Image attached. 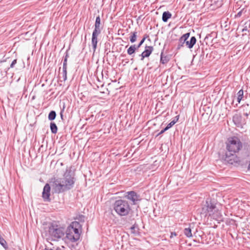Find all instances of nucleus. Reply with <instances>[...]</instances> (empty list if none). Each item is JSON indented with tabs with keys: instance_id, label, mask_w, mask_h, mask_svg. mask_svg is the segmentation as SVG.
<instances>
[{
	"instance_id": "43",
	"label": "nucleus",
	"mask_w": 250,
	"mask_h": 250,
	"mask_svg": "<svg viewBox=\"0 0 250 250\" xmlns=\"http://www.w3.org/2000/svg\"><path fill=\"white\" fill-rule=\"evenodd\" d=\"M171 234H173V235H176V233H175V232H174V233H171Z\"/></svg>"
},
{
	"instance_id": "16",
	"label": "nucleus",
	"mask_w": 250,
	"mask_h": 250,
	"mask_svg": "<svg viewBox=\"0 0 250 250\" xmlns=\"http://www.w3.org/2000/svg\"><path fill=\"white\" fill-rule=\"evenodd\" d=\"M171 14L169 11H165L162 15V21L166 22L171 17Z\"/></svg>"
},
{
	"instance_id": "40",
	"label": "nucleus",
	"mask_w": 250,
	"mask_h": 250,
	"mask_svg": "<svg viewBox=\"0 0 250 250\" xmlns=\"http://www.w3.org/2000/svg\"><path fill=\"white\" fill-rule=\"evenodd\" d=\"M248 169L249 170H250V163H249V166H248Z\"/></svg>"
},
{
	"instance_id": "14",
	"label": "nucleus",
	"mask_w": 250,
	"mask_h": 250,
	"mask_svg": "<svg viewBox=\"0 0 250 250\" xmlns=\"http://www.w3.org/2000/svg\"><path fill=\"white\" fill-rule=\"evenodd\" d=\"M196 41L197 40L195 37L192 36L190 38L189 41H186L185 44L188 48L191 49L195 44Z\"/></svg>"
},
{
	"instance_id": "48",
	"label": "nucleus",
	"mask_w": 250,
	"mask_h": 250,
	"mask_svg": "<svg viewBox=\"0 0 250 250\" xmlns=\"http://www.w3.org/2000/svg\"><path fill=\"white\" fill-rule=\"evenodd\" d=\"M183 77H184V76H182L181 77V79L183 78Z\"/></svg>"
},
{
	"instance_id": "13",
	"label": "nucleus",
	"mask_w": 250,
	"mask_h": 250,
	"mask_svg": "<svg viewBox=\"0 0 250 250\" xmlns=\"http://www.w3.org/2000/svg\"><path fill=\"white\" fill-rule=\"evenodd\" d=\"M101 18L99 15L96 18V21L94 24V29L93 31L101 32L103 29V26L101 25Z\"/></svg>"
},
{
	"instance_id": "47",
	"label": "nucleus",
	"mask_w": 250,
	"mask_h": 250,
	"mask_svg": "<svg viewBox=\"0 0 250 250\" xmlns=\"http://www.w3.org/2000/svg\"><path fill=\"white\" fill-rule=\"evenodd\" d=\"M128 60H127V61H125V63H128Z\"/></svg>"
},
{
	"instance_id": "25",
	"label": "nucleus",
	"mask_w": 250,
	"mask_h": 250,
	"mask_svg": "<svg viewBox=\"0 0 250 250\" xmlns=\"http://www.w3.org/2000/svg\"><path fill=\"white\" fill-rule=\"evenodd\" d=\"M67 64H63L62 67V77L67 78Z\"/></svg>"
},
{
	"instance_id": "20",
	"label": "nucleus",
	"mask_w": 250,
	"mask_h": 250,
	"mask_svg": "<svg viewBox=\"0 0 250 250\" xmlns=\"http://www.w3.org/2000/svg\"><path fill=\"white\" fill-rule=\"evenodd\" d=\"M237 102L240 103L241 101L242 100L243 98V96H244V91H243V90L242 89H241V90H240L237 94Z\"/></svg>"
},
{
	"instance_id": "4",
	"label": "nucleus",
	"mask_w": 250,
	"mask_h": 250,
	"mask_svg": "<svg viewBox=\"0 0 250 250\" xmlns=\"http://www.w3.org/2000/svg\"><path fill=\"white\" fill-rule=\"evenodd\" d=\"M113 208L115 212L120 216H126L131 210V207L128 201L123 199L115 201L113 204Z\"/></svg>"
},
{
	"instance_id": "18",
	"label": "nucleus",
	"mask_w": 250,
	"mask_h": 250,
	"mask_svg": "<svg viewBox=\"0 0 250 250\" xmlns=\"http://www.w3.org/2000/svg\"><path fill=\"white\" fill-rule=\"evenodd\" d=\"M137 49V48L136 47L135 44L132 45L128 48L127 50V54L129 55H131L135 53Z\"/></svg>"
},
{
	"instance_id": "36",
	"label": "nucleus",
	"mask_w": 250,
	"mask_h": 250,
	"mask_svg": "<svg viewBox=\"0 0 250 250\" xmlns=\"http://www.w3.org/2000/svg\"><path fill=\"white\" fill-rule=\"evenodd\" d=\"M63 111H64V108L61 110V111L60 112V116H61L62 120H63Z\"/></svg>"
},
{
	"instance_id": "30",
	"label": "nucleus",
	"mask_w": 250,
	"mask_h": 250,
	"mask_svg": "<svg viewBox=\"0 0 250 250\" xmlns=\"http://www.w3.org/2000/svg\"><path fill=\"white\" fill-rule=\"evenodd\" d=\"M69 57L68 51L67 50L65 52V56L64 57L63 63V64H67V59Z\"/></svg>"
},
{
	"instance_id": "27",
	"label": "nucleus",
	"mask_w": 250,
	"mask_h": 250,
	"mask_svg": "<svg viewBox=\"0 0 250 250\" xmlns=\"http://www.w3.org/2000/svg\"><path fill=\"white\" fill-rule=\"evenodd\" d=\"M247 12V9L245 8H242L238 13L235 16V18H239L242 16L243 13H246Z\"/></svg>"
},
{
	"instance_id": "49",
	"label": "nucleus",
	"mask_w": 250,
	"mask_h": 250,
	"mask_svg": "<svg viewBox=\"0 0 250 250\" xmlns=\"http://www.w3.org/2000/svg\"><path fill=\"white\" fill-rule=\"evenodd\" d=\"M174 120H177V118L175 117Z\"/></svg>"
},
{
	"instance_id": "31",
	"label": "nucleus",
	"mask_w": 250,
	"mask_h": 250,
	"mask_svg": "<svg viewBox=\"0 0 250 250\" xmlns=\"http://www.w3.org/2000/svg\"><path fill=\"white\" fill-rule=\"evenodd\" d=\"M17 60L14 59L10 64V68H13L15 66V65L17 63Z\"/></svg>"
},
{
	"instance_id": "26",
	"label": "nucleus",
	"mask_w": 250,
	"mask_h": 250,
	"mask_svg": "<svg viewBox=\"0 0 250 250\" xmlns=\"http://www.w3.org/2000/svg\"><path fill=\"white\" fill-rule=\"evenodd\" d=\"M250 27V22L249 21H247L244 24V27L242 29V31L243 32L245 31H248L249 32V30L248 29Z\"/></svg>"
},
{
	"instance_id": "11",
	"label": "nucleus",
	"mask_w": 250,
	"mask_h": 250,
	"mask_svg": "<svg viewBox=\"0 0 250 250\" xmlns=\"http://www.w3.org/2000/svg\"><path fill=\"white\" fill-rule=\"evenodd\" d=\"M153 50V47L152 46H147L146 45L145 46V50L142 53L140 56L141 57V60H144L145 58L148 57Z\"/></svg>"
},
{
	"instance_id": "8",
	"label": "nucleus",
	"mask_w": 250,
	"mask_h": 250,
	"mask_svg": "<svg viewBox=\"0 0 250 250\" xmlns=\"http://www.w3.org/2000/svg\"><path fill=\"white\" fill-rule=\"evenodd\" d=\"M50 196V187L48 184H46L44 186L42 193V197L44 201L50 202L51 199Z\"/></svg>"
},
{
	"instance_id": "24",
	"label": "nucleus",
	"mask_w": 250,
	"mask_h": 250,
	"mask_svg": "<svg viewBox=\"0 0 250 250\" xmlns=\"http://www.w3.org/2000/svg\"><path fill=\"white\" fill-rule=\"evenodd\" d=\"M176 118H177V120H172L170 123H169L167 126L166 127V130H168L170 128H171L178 120L179 119V116H176Z\"/></svg>"
},
{
	"instance_id": "21",
	"label": "nucleus",
	"mask_w": 250,
	"mask_h": 250,
	"mask_svg": "<svg viewBox=\"0 0 250 250\" xmlns=\"http://www.w3.org/2000/svg\"><path fill=\"white\" fill-rule=\"evenodd\" d=\"M184 233L185 235L188 237H191L192 236L191 229L189 227L185 228L184 230Z\"/></svg>"
},
{
	"instance_id": "2",
	"label": "nucleus",
	"mask_w": 250,
	"mask_h": 250,
	"mask_svg": "<svg viewBox=\"0 0 250 250\" xmlns=\"http://www.w3.org/2000/svg\"><path fill=\"white\" fill-rule=\"evenodd\" d=\"M243 148V144L237 137L228 139L226 143V149L224 160L229 164H233L240 162V159L236 155Z\"/></svg>"
},
{
	"instance_id": "23",
	"label": "nucleus",
	"mask_w": 250,
	"mask_h": 250,
	"mask_svg": "<svg viewBox=\"0 0 250 250\" xmlns=\"http://www.w3.org/2000/svg\"><path fill=\"white\" fill-rule=\"evenodd\" d=\"M56 117V112L54 110L51 111L48 116V120L50 121H53L54 120Z\"/></svg>"
},
{
	"instance_id": "1",
	"label": "nucleus",
	"mask_w": 250,
	"mask_h": 250,
	"mask_svg": "<svg viewBox=\"0 0 250 250\" xmlns=\"http://www.w3.org/2000/svg\"><path fill=\"white\" fill-rule=\"evenodd\" d=\"M52 180V186L55 192L60 193L70 190L74 187L75 182V174L71 168H66L63 178H54Z\"/></svg>"
},
{
	"instance_id": "17",
	"label": "nucleus",
	"mask_w": 250,
	"mask_h": 250,
	"mask_svg": "<svg viewBox=\"0 0 250 250\" xmlns=\"http://www.w3.org/2000/svg\"><path fill=\"white\" fill-rule=\"evenodd\" d=\"M169 61V57L167 56L163 55V51L161 53L160 63L166 64Z\"/></svg>"
},
{
	"instance_id": "12",
	"label": "nucleus",
	"mask_w": 250,
	"mask_h": 250,
	"mask_svg": "<svg viewBox=\"0 0 250 250\" xmlns=\"http://www.w3.org/2000/svg\"><path fill=\"white\" fill-rule=\"evenodd\" d=\"M101 34V32L93 31L92 35L91 44L94 52L95 51L97 45V37Z\"/></svg>"
},
{
	"instance_id": "41",
	"label": "nucleus",
	"mask_w": 250,
	"mask_h": 250,
	"mask_svg": "<svg viewBox=\"0 0 250 250\" xmlns=\"http://www.w3.org/2000/svg\"><path fill=\"white\" fill-rule=\"evenodd\" d=\"M246 106H249V104H247L246 105H243V107H246Z\"/></svg>"
},
{
	"instance_id": "45",
	"label": "nucleus",
	"mask_w": 250,
	"mask_h": 250,
	"mask_svg": "<svg viewBox=\"0 0 250 250\" xmlns=\"http://www.w3.org/2000/svg\"><path fill=\"white\" fill-rule=\"evenodd\" d=\"M117 81L116 80V79H115L114 81H112V82H116Z\"/></svg>"
},
{
	"instance_id": "33",
	"label": "nucleus",
	"mask_w": 250,
	"mask_h": 250,
	"mask_svg": "<svg viewBox=\"0 0 250 250\" xmlns=\"http://www.w3.org/2000/svg\"><path fill=\"white\" fill-rule=\"evenodd\" d=\"M78 219L81 222H84V216L83 215H79Z\"/></svg>"
},
{
	"instance_id": "15",
	"label": "nucleus",
	"mask_w": 250,
	"mask_h": 250,
	"mask_svg": "<svg viewBox=\"0 0 250 250\" xmlns=\"http://www.w3.org/2000/svg\"><path fill=\"white\" fill-rule=\"evenodd\" d=\"M48 79H40V81L39 82H36V83L37 84H41L42 87H44L45 86L50 85L51 83L52 82V80H51L48 83Z\"/></svg>"
},
{
	"instance_id": "5",
	"label": "nucleus",
	"mask_w": 250,
	"mask_h": 250,
	"mask_svg": "<svg viewBox=\"0 0 250 250\" xmlns=\"http://www.w3.org/2000/svg\"><path fill=\"white\" fill-rule=\"evenodd\" d=\"M48 232V237L47 239H50L53 241L58 240L62 238L65 233L64 229L56 224H52L48 227L46 231Z\"/></svg>"
},
{
	"instance_id": "46",
	"label": "nucleus",
	"mask_w": 250,
	"mask_h": 250,
	"mask_svg": "<svg viewBox=\"0 0 250 250\" xmlns=\"http://www.w3.org/2000/svg\"><path fill=\"white\" fill-rule=\"evenodd\" d=\"M125 56V55H123V54H121V57H124Z\"/></svg>"
},
{
	"instance_id": "42",
	"label": "nucleus",
	"mask_w": 250,
	"mask_h": 250,
	"mask_svg": "<svg viewBox=\"0 0 250 250\" xmlns=\"http://www.w3.org/2000/svg\"><path fill=\"white\" fill-rule=\"evenodd\" d=\"M171 234H173V235H176V233H175V232H174V233H171Z\"/></svg>"
},
{
	"instance_id": "6",
	"label": "nucleus",
	"mask_w": 250,
	"mask_h": 250,
	"mask_svg": "<svg viewBox=\"0 0 250 250\" xmlns=\"http://www.w3.org/2000/svg\"><path fill=\"white\" fill-rule=\"evenodd\" d=\"M80 224L77 222H72L65 231L66 238L71 242H76L80 238V233L78 227Z\"/></svg>"
},
{
	"instance_id": "32",
	"label": "nucleus",
	"mask_w": 250,
	"mask_h": 250,
	"mask_svg": "<svg viewBox=\"0 0 250 250\" xmlns=\"http://www.w3.org/2000/svg\"><path fill=\"white\" fill-rule=\"evenodd\" d=\"M144 42L145 41L144 40H142L139 42V43L137 46L136 45V47L137 48V49L140 47V46L143 44Z\"/></svg>"
},
{
	"instance_id": "7",
	"label": "nucleus",
	"mask_w": 250,
	"mask_h": 250,
	"mask_svg": "<svg viewBox=\"0 0 250 250\" xmlns=\"http://www.w3.org/2000/svg\"><path fill=\"white\" fill-rule=\"evenodd\" d=\"M125 197L130 202L131 205H136L142 200L141 196L134 191L126 192Z\"/></svg>"
},
{
	"instance_id": "10",
	"label": "nucleus",
	"mask_w": 250,
	"mask_h": 250,
	"mask_svg": "<svg viewBox=\"0 0 250 250\" xmlns=\"http://www.w3.org/2000/svg\"><path fill=\"white\" fill-rule=\"evenodd\" d=\"M87 80L94 89L103 87L104 84L103 82V79H87Z\"/></svg>"
},
{
	"instance_id": "19",
	"label": "nucleus",
	"mask_w": 250,
	"mask_h": 250,
	"mask_svg": "<svg viewBox=\"0 0 250 250\" xmlns=\"http://www.w3.org/2000/svg\"><path fill=\"white\" fill-rule=\"evenodd\" d=\"M50 127L51 132L53 134H56L58 131V127L57 125L54 122H51Z\"/></svg>"
},
{
	"instance_id": "38",
	"label": "nucleus",
	"mask_w": 250,
	"mask_h": 250,
	"mask_svg": "<svg viewBox=\"0 0 250 250\" xmlns=\"http://www.w3.org/2000/svg\"><path fill=\"white\" fill-rule=\"evenodd\" d=\"M244 115L247 117L249 116V113H248L247 112L244 113Z\"/></svg>"
},
{
	"instance_id": "9",
	"label": "nucleus",
	"mask_w": 250,
	"mask_h": 250,
	"mask_svg": "<svg viewBox=\"0 0 250 250\" xmlns=\"http://www.w3.org/2000/svg\"><path fill=\"white\" fill-rule=\"evenodd\" d=\"M190 33L189 32L187 33L182 35L179 39L178 45L176 48L177 50H180L182 47H184L185 42L188 39L190 36Z\"/></svg>"
},
{
	"instance_id": "34",
	"label": "nucleus",
	"mask_w": 250,
	"mask_h": 250,
	"mask_svg": "<svg viewBox=\"0 0 250 250\" xmlns=\"http://www.w3.org/2000/svg\"><path fill=\"white\" fill-rule=\"evenodd\" d=\"M167 130H166V127L163 129V130H162L157 135V136H158L159 135H161L163 133H164L165 131H166Z\"/></svg>"
},
{
	"instance_id": "22",
	"label": "nucleus",
	"mask_w": 250,
	"mask_h": 250,
	"mask_svg": "<svg viewBox=\"0 0 250 250\" xmlns=\"http://www.w3.org/2000/svg\"><path fill=\"white\" fill-rule=\"evenodd\" d=\"M137 32L136 31L131 32L132 35L130 37V41L131 43H133L136 41L137 37Z\"/></svg>"
},
{
	"instance_id": "39",
	"label": "nucleus",
	"mask_w": 250,
	"mask_h": 250,
	"mask_svg": "<svg viewBox=\"0 0 250 250\" xmlns=\"http://www.w3.org/2000/svg\"><path fill=\"white\" fill-rule=\"evenodd\" d=\"M210 36V34H208V35H207L206 36V38H205V39H208V37H209V36Z\"/></svg>"
},
{
	"instance_id": "37",
	"label": "nucleus",
	"mask_w": 250,
	"mask_h": 250,
	"mask_svg": "<svg viewBox=\"0 0 250 250\" xmlns=\"http://www.w3.org/2000/svg\"><path fill=\"white\" fill-rule=\"evenodd\" d=\"M135 226H132V227H131V228H130V229H131V230L132 232H133V233H134L133 230H134V229H135Z\"/></svg>"
},
{
	"instance_id": "3",
	"label": "nucleus",
	"mask_w": 250,
	"mask_h": 250,
	"mask_svg": "<svg viewBox=\"0 0 250 250\" xmlns=\"http://www.w3.org/2000/svg\"><path fill=\"white\" fill-rule=\"evenodd\" d=\"M201 214L205 217L209 216L216 220L222 219L221 212L217 207V201L213 199H207L205 203L203 205Z\"/></svg>"
},
{
	"instance_id": "28",
	"label": "nucleus",
	"mask_w": 250,
	"mask_h": 250,
	"mask_svg": "<svg viewBox=\"0 0 250 250\" xmlns=\"http://www.w3.org/2000/svg\"><path fill=\"white\" fill-rule=\"evenodd\" d=\"M43 250H65V248L63 246L61 247H58L56 248L54 247L53 249H49V248L46 247Z\"/></svg>"
},
{
	"instance_id": "35",
	"label": "nucleus",
	"mask_w": 250,
	"mask_h": 250,
	"mask_svg": "<svg viewBox=\"0 0 250 250\" xmlns=\"http://www.w3.org/2000/svg\"><path fill=\"white\" fill-rule=\"evenodd\" d=\"M148 38H149V36L147 34H146L144 35L143 38L142 40H144L145 41L146 39Z\"/></svg>"
},
{
	"instance_id": "44",
	"label": "nucleus",
	"mask_w": 250,
	"mask_h": 250,
	"mask_svg": "<svg viewBox=\"0 0 250 250\" xmlns=\"http://www.w3.org/2000/svg\"><path fill=\"white\" fill-rule=\"evenodd\" d=\"M171 234H173V235H176V233H175V232H174V233H171Z\"/></svg>"
},
{
	"instance_id": "29",
	"label": "nucleus",
	"mask_w": 250,
	"mask_h": 250,
	"mask_svg": "<svg viewBox=\"0 0 250 250\" xmlns=\"http://www.w3.org/2000/svg\"><path fill=\"white\" fill-rule=\"evenodd\" d=\"M0 244L4 248H6L7 246V243H6V241L1 236H0Z\"/></svg>"
}]
</instances>
